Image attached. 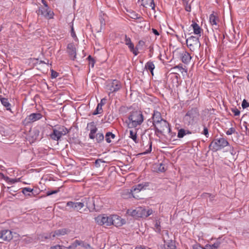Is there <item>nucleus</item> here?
I'll use <instances>...</instances> for the list:
<instances>
[{
  "label": "nucleus",
  "instance_id": "1",
  "mask_svg": "<svg viewBox=\"0 0 249 249\" xmlns=\"http://www.w3.org/2000/svg\"><path fill=\"white\" fill-rule=\"evenodd\" d=\"M199 116L198 109L194 107L189 108L183 118V121L187 125H192L197 122Z\"/></svg>",
  "mask_w": 249,
  "mask_h": 249
},
{
  "label": "nucleus",
  "instance_id": "2",
  "mask_svg": "<svg viewBox=\"0 0 249 249\" xmlns=\"http://www.w3.org/2000/svg\"><path fill=\"white\" fill-rule=\"evenodd\" d=\"M149 182H146L144 183H142L136 185L132 187V189L130 190V192L127 191V196L128 197H130L131 196H132L134 198L137 199H143L142 195L140 194L141 191L145 190L149 186Z\"/></svg>",
  "mask_w": 249,
  "mask_h": 249
},
{
  "label": "nucleus",
  "instance_id": "3",
  "mask_svg": "<svg viewBox=\"0 0 249 249\" xmlns=\"http://www.w3.org/2000/svg\"><path fill=\"white\" fill-rule=\"evenodd\" d=\"M129 127H135L140 125L143 121V117L141 111H132L128 116Z\"/></svg>",
  "mask_w": 249,
  "mask_h": 249
},
{
  "label": "nucleus",
  "instance_id": "4",
  "mask_svg": "<svg viewBox=\"0 0 249 249\" xmlns=\"http://www.w3.org/2000/svg\"><path fill=\"white\" fill-rule=\"evenodd\" d=\"M229 144L227 140L223 138L215 139L210 144L209 148L213 151L220 150Z\"/></svg>",
  "mask_w": 249,
  "mask_h": 249
},
{
  "label": "nucleus",
  "instance_id": "5",
  "mask_svg": "<svg viewBox=\"0 0 249 249\" xmlns=\"http://www.w3.org/2000/svg\"><path fill=\"white\" fill-rule=\"evenodd\" d=\"M43 5L39 7L37 15H41L48 19L53 18L54 13L49 7L47 2L45 0H41Z\"/></svg>",
  "mask_w": 249,
  "mask_h": 249
},
{
  "label": "nucleus",
  "instance_id": "6",
  "mask_svg": "<svg viewBox=\"0 0 249 249\" xmlns=\"http://www.w3.org/2000/svg\"><path fill=\"white\" fill-rule=\"evenodd\" d=\"M153 126L155 129V134L157 136V133L162 134L165 132L169 133L171 130L169 123L164 119Z\"/></svg>",
  "mask_w": 249,
  "mask_h": 249
},
{
  "label": "nucleus",
  "instance_id": "7",
  "mask_svg": "<svg viewBox=\"0 0 249 249\" xmlns=\"http://www.w3.org/2000/svg\"><path fill=\"white\" fill-rule=\"evenodd\" d=\"M186 44L191 51H194L200 46V43L198 37L191 36L186 39Z\"/></svg>",
  "mask_w": 249,
  "mask_h": 249
},
{
  "label": "nucleus",
  "instance_id": "8",
  "mask_svg": "<svg viewBox=\"0 0 249 249\" xmlns=\"http://www.w3.org/2000/svg\"><path fill=\"white\" fill-rule=\"evenodd\" d=\"M121 87V83L119 81L116 79L109 81L107 86V89L110 90L108 95L109 96L111 93L118 91Z\"/></svg>",
  "mask_w": 249,
  "mask_h": 249
},
{
  "label": "nucleus",
  "instance_id": "9",
  "mask_svg": "<svg viewBox=\"0 0 249 249\" xmlns=\"http://www.w3.org/2000/svg\"><path fill=\"white\" fill-rule=\"evenodd\" d=\"M67 207L69 208L67 210L71 211V209L76 211H79L82 208H83V203H81L80 202H73L68 201L66 204Z\"/></svg>",
  "mask_w": 249,
  "mask_h": 249
},
{
  "label": "nucleus",
  "instance_id": "10",
  "mask_svg": "<svg viewBox=\"0 0 249 249\" xmlns=\"http://www.w3.org/2000/svg\"><path fill=\"white\" fill-rule=\"evenodd\" d=\"M42 117V115L40 113H33L27 116L24 121L26 123H31L36 122Z\"/></svg>",
  "mask_w": 249,
  "mask_h": 249
},
{
  "label": "nucleus",
  "instance_id": "11",
  "mask_svg": "<svg viewBox=\"0 0 249 249\" xmlns=\"http://www.w3.org/2000/svg\"><path fill=\"white\" fill-rule=\"evenodd\" d=\"M67 49L70 57L71 60H74L76 56V50L74 44L73 43H69Z\"/></svg>",
  "mask_w": 249,
  "mask_h": 249
},
{
  "label": "nucleus",
  "instance_id": "12",
  "mask_svg": "<svg viewBox=\"0 0 249 249\" xmlns=\"http://www.w3.org/2000/svg\"><path fill=\"white\" fill-rule=\"evenodd\" d=\"M13 238L11 231L9 230H3L0 231V238L4 241H10Z\"/></svg>",
  "mask_w": 249,
  "mask_h": 249
},
{
  "label": "nucleus",
  "instance_id": "13",
  "mask_svg": "<svg viewBox=\"0 0 249 249\" xmlns=\"http://www.w3.org/2000/svg\"><path fill=\"white\" fill-rule=\"evenodd\" d=\"M89 127L90 128L89 138L92 140L94 139L95 134L96 133L97 131V128L96 126L95 123L94 122H91L89 123H88L87 125V128H88Z\"/></svg>",
  "mask_w": 249,
  "mask_h": 249
},
{
  "label": "nucleus",
  "instance_id": "14",
  "mask_svg": "<svg viewBox=\"0 0 249 249\" xmlns=\"http://www.w3.org/2000/svg\"><path fill=\"white\" fill-rule=\"evenodd\" d=\"M68 142L70 144H80L81 141L79 140L78 134L76 133L70 134L68 135Z\"/></svg>",
  "mask_w": 249,
  "mask_h": 249
},
{
  "label": "nucleus",
  "instance_id": "15",
  "mask_svg": "<svg viewBox=\"0 0 249 249\" xmlns=\"http://www.w3.org/2000/svg\"><path fill=\"white\" fill-rule=\"evenodd\" d=\"M80 202L83 203V207L86 206L88 209H90L92 208V205H94L93 198L84 197L81 199Z\"/></svg>",
  "mask_w": 249,
  "mask_h": 249
},
{
  "label": "nucleus",
  "instance_id": "16",
  "mask_svg": "<svg viewBox=\"0 0 249 249\" xmlns=\"http://www.w3.org/2000/svg\"><path fill=\"white\" fill-rule=\"evenodd\" d=\"M113 220L112 225L117 227L122 226L125 223L124 219H122L117 215H113Z\"/></svg>",
  "mask_w": 249,
  "mask_h": 249
},
{
  "label": "nucleus",
  "instance_id": "17",
  "mask_svg": "<svg viewBox=\"0 0 249 249\" xmlns=\"http://www.w3.org/2000/svg\"><path fill=\"white\" fill-rule=\"evenodd\" d=\"M139 209L140 217H147L151 215L153 213L152 209L146 210L142 207H139Z\"/></svg>",
  "mask_w": 249,
  "mask_h": 249
},
{
  "label": "nucleus",
  "instance_id": "18",
  "mask_svg": "<svg viewBox=\"0 0 249 249\" xmlns=\"http://www.w3.org/2000/svg\"><path fill=\"white\" fill-rule=\"evenodd\" d=\"M62 134L57 128H53V132L50 134V136L53 140L58 141L63 136Z\"/></svg>",
  "mask_w": 249,
  "mask_h": 249
},
{
  "label": "nucleus",
  "instance_id": "19",
  "mask_svg": "<svg viewBox=\"0 0 249 249\" xmlns=\"http://www.w3.org/2000/svg\"><path fill=\"white\" fill-rule=\"evenodd\" d=\"M153 125L161 121L163 119L161 118V114L158 111L154 110L152 116Z\"/></svg>",
  "mask_w": 249,
  "mask_h": 249
},
{
  "label": "nucleus",
  "instance_id": "20",
  "mask_svg": "<svg viewBox=\"0 0 249 249\" xmlns=\"http://www.w3.org/2000/svg\"><path fill=\"white\" fill-rule=\"evenodd\" d=\"M0 101L1 104L6 108L7 110L12 112L11 109V105L9 103L8 99L3 97L2 95H0Z\"/></svg>",
  "mask_w": 249,
  "mask_h": 249
},
{
  "label": "nucleus",
  "instance_id": "21",
  "mask_svg": "<svg viewBox=\"0 0 249 249\" xmlns=\"http://www.w3.org/2000/svg\"><path fill=\"white\" fill-rule=\"evenodd\" d=\"M222 239L221 238H218L213 244L207 245H206V247L207 248V249H217L220 247V245L222 244Z\"/></svg>",
  "mask_w": 249,
  "mask_h": 249
},
{
  "label": "nucleus",
  "instance_id": "22",
  "mask_svg": "<svg viewBox=\"0 0 249 249\" xmlns=\"http://www.w3.org/2000/svg\"><path fill=\"white\" fill-rule=\"evenodd\" d=\"M139 207L134 210L128 209L127 210L126 213L136 218H139Z\"/></svg>",
  "mask_w": 249,
  "mask_h": 249
},
{
  "label": "nucleus",
  "instance_id": "23",
  "mask_svg": "<svg viewBox=\"0 0 249 249\" xmlns=\"http://www.w3.org/2000/svg\"><path fill=\"white\" fill-rule=\"evenodd\" d=\"M191 26L193 27L194 33L196 35H199L200 36V34L202 31H203L202 29L200 27V26L195 21H193V23L191 25Z\"/></svg>",
  "mask_w": 249,
  "mask_h": 249
},
{
  "label": "nucleus",
  "instance_id": "24",
  "mask_svg": "<svg viewBox=\"0 0 249 249\" xmlns=\"http://www.w3.org/2000/svg\"><path fill=\"white\" fill-rule=\"evenodd\" d=\"M181 58L183 63L188 64L190 61L192 57L189 53L185 52L181 54Z\"/></svg>",
  "mask_w": 249,
  "mask_h": 249
},
{
  "label": "nucleus",
  "instance_id": "25",
  "mask_svg": "<svg viewBox=\"0 0 249 249\" xmlns=\"http://www.w3.org/2000/svg\"><path fill=\"white\" fill-rule=\"evenodd\" d=\"M142 5L144 7L147 8L149 6L153 10L155 9L154 0H142Z\"/></svg>",
  "mask_w": 249,
  "mask_h": 249
},
{
  "label": "nucleus",
  "instance_id": "26",
  "mask_svg": "<svg viewBox=\"0 0 249 249\" xmlns=\"http://www.w3.org/2000/svg\"><path fill=\"white\" fill-rule=\"evenodd\" d=\"M22 193L25 196H31L32 195H35V190L28 187L22 188Z\"/></svg>",
  "mask_w": 249,
  "mask_h": 249
},
{
  "label": "nucleus",
  "instance_id": "27",
  "mask_svg": "<svg viewBox=\"0 0 249 249\" xmlns=\"http://www.w3.org/2000/svg\"><path fill=\"white\" fill-rule=\"evenodd\" d=\"M95 220L98 224L100 225H105L106 220L107 221V216L100 215L95 217Z\"/></svg>",
  "mask_w": 249,
  "mask_h": 249
},
{
  "label": "nucleus",
  "instance_id": "28",
  "mask_svg": "<svg viewBox=\"0 0 249 249\" xmlns=\"http://www.w3.org/2000/svg\"><path fill=\"white\" fill-rule=\"evenodd\" d=\"M107 17L106 14L102 13V12H101V14L99 16V20L101 25L100 30H102L105 27L106 25V20Z\"/></svg>",
  "mask_w": 249,
  "mask_h": 249
},
{
  "label": "nucleus",
  "instance_id": "29",
  "mask_svg": "<svg viewBox=\"0 0 249 249\" xmlns=\"http://www.w3.org/2000/svg\"><path fill=\"white\" fill-rule=\"evenodd\" d=\"M209 20L212 25H217V22L219 20L218 16L214 14V12L210 15Z\"/></svg>",
  "mask_w": 249,
  "mask_h": 249
},
{
  "label": "nucleus",
  "instance_id": "30",
  "mask_svg": "<svg viewBox=\"0 0 249 249\" xmlns=\"http://www.w3.org/2000/svg\"><path fill=\"white\" fill-rule=\"evenodd\" d=\"M61 133H63L62 135H65L69 133L70 132L72 131V127H71L69 129H68L66 127L64 126H58L56 128Z\"/></svg>",
  "mask_w": 249,
  "mask_h": 249
},
{
  "label": "nucleus",
  "instance_id": "31",
  "mask_svg": "<svg viewBox=\"0 0 249 249\" xmlns=\"http://www.w3.org/2000/svg\"><path fill=\"white\" fill-rule=\"evenodd\" d=\"M68 230L66 229H62L56 230L53 233L52 237H54L55 236L64 235L67 233Z\"/></svg>",
  "mask_w": 249,
  "mask_h": 249
},
{
  "label": "nucleus",
  "instance_id": "32",
  "mask_svg": "<svg viewBox=\"0 0 249 249\" xmlns=\"http://www.w3.org/2000/svg\"><path fill=\"white\" fill-rule=\"evenodd\" d=\"M145 69L149 70L152 75H153V71L155 69V65L153 62L148 61L145 65Z\"/></svg>",
  "mask_w": 249,
  "mask_h": 249
},
{
  "label": "nucleus",
  "instance_id": "33",
  "mask_svg": "<svg viewBox=\"0 0 249 249\" xmlns=\"http://www.w3.org/2000/svg\"><path fill=\"white\" fill-rule=\"evenodd\" d=\"M165 249H176L175 241L172 240H169L164 245Z\"/></svg>",
  "mask_w": 249,
  "mask_h": 249
},
{
  "label": "nucleus",
  "instance_id": "34",
  "mask_svg": "<svg viewBox=\"0 0 249 249\" xmlns=\"http://www.w3.org/2000/svg\"><path fill=\"white\" fill-rule=\"evenodd\" d=\"M115 138V135L111 132H107L105 135V140L108 143L111 142V139H113Z\"/></svg>",
  "mask_w": 249,
  "mask_h": 249
},
{
  "label": "nucleus",
  "instance_id": "35",
  "mask_svg": "<svg viewBox=\"0 0 249 249\" xmlns=\"http://www.w3.org/2000/svg\"><path fill=\"white\" fill-rule=\"evenodd\" d=\"M104 138H105V136H104L102 133L98 132L96 135L95 134V139L97 143H101L103 142Z\"/></svg>",
  "mask_w": 249,
  "mask_h": 249
},
{
  "label": "nucleus",
  "instance_id": "36",
  "mask_svg": "<svg viewBox=\"0 0 249 249\" xmlns=\"http://www.w3.org/2000/svg\"><path fill=\"white\" fill-rule=\"evenodd\" d=\"M130 15H129V17L133 18V19H139V22H141L142 21H143L144 20L143 18L140 16V15L135 13L134 11H131L130 12Z\"/></svg>",
  "mask_w": 249,
  "mask_h": 249
},
{
  "label": "nucleus",
  "instance_id": "37",
  "mask_svg": "<svg viewBox=\"0 0 249 249\" xmlns=\"http://www.w3.org/2000/svg\"><path fill=\"white\" fill-rule=\"evenodd\" d=\"M124 38L125 45L128 46V47L129 48V49H133V47L134 46L133 43L131 42L130 38L127 37V36L126 35H125Z\"/></svg>",
  "mask_w": 249,
  "mask_h": 249
},
{
  "label": "nucleus",
  "instance_id": "38",
  "mask_svg": "<svg viewBox=\"0 0 249 249\" xmlns=\"http://www.w3.org/2000/svg\"><path fill=\"white\" fill-rule=\"evenodd\" d=\"M129 137L131 138L136 143H138L137 133L133 130H130Z\"/></svg>",
  "mask_w": 249,
  "mask_h": 249
},
{
  "label": "nucleus",
  "instance_id": "39",
  "mask_svg": "<svg viewBox=\"0 0 249 249\" xmlns=\"http://www.w3.org/2000/svg\"><path fill=\"white\" fill-rule=\"evenodd\" d=\"M186 134V131L183 128H181L178 131V138H182Z\"/></svg>",
  "mask_w": 249,
  "mask_h": 249
},
{
  "label": "nucleus",
  "instance_id": "40",
  "mask_svg": "<svg viewBox=\"0 0 249 249\" xmlns=\"http://www.w3.org/2000/svg\"><path fill=\"white\" fill-rule=\"evenodd\" d=\"M155 231H156L158 232V233H160L161 231V227H160V220H157L156 221L155 224Z\"/></svg>",
  "mask_w": 249,
  "mask_h": 249
},
{
  "label": "nucleus",
  "instance_id": "41",
  "mask_svg": "<svg viewBox=\"0 0 249 249\" xmlns=\"http://www.w3.org/2000/svg\"><path fill=\"white\" fill-rule=\"evenodd\" d=\"M102 112H103L102 107H101V106L97 105L96 108L93 111V112L92 113V114L93 115H96L98 114H101Z\"/></svg>",
  "mask_w": 249,
  "mask_h": 249
},
{
  "label": "nucleus",
  "instance_id": "42",
  "mask_svg": "<svg viewBox=\"0 0 249 249\" xmlns=\"http://www.w3.org/2000/svg\"><path fill=\"white\" fill-rule=\"evenodd\" d=\"M87 59L89 61V65L91 67V68H93L94 66V64L95 61L91 55H89L87 57Z\"/></svg>",
  "mask_w": 249,
  "mask_h": 249
},
{
  "label": "nucleus",
  "instance_id": "43",
  "mask_svg": "<svg viewBox=\"0 0 249 249\" xmlns=\"http://www.w3.org/2000/svg\"><path fill=\"white\" fill-rule=\"evenodd\" d=\"M158 171L160 172H164L166 169L165 168V165L162 163H160L157 165Z\"/></svg>",
  "mask_w": 249,
  "mask_h": 249
},
{
  "label": "nucleus",
  "instance_id": "44",
  "mask_svg": "<svg viewBox=\"0 0 249 249\" xmlns=\"http://www.w3.org/2000/svg\"><path fill=\"white\" fill-rule=\"evenodd\" d=\"M174 69H178L181 72V73H183V72L184 71L186 73H187V69H185L184 68H183V66H182V65L180 64H179L178 65V66H176L175 67H174L173 68Z\"/></svg>",
  "mask_w": 249,
  "mask_h": 249
},
{
  "label": "nucleus",
  "instance_id": "45",
  "mask_svg": "<svg viewBox=\"0 0 249 249\" xmlns=\"http://www.w3.org/2000/svg\"><path fill=\"white\" fill-rule=\"evenodd\" d=\"M113 221V215L112 216H107V221L106 220V223L105 225L107 226H110L112 225Z\"/></svg>",
  "mask_w": 249,
  "mask_h": 249
},
{
  "label": "nucleus",
  "instance_id": "46",
  "mask_svg": "<svg viewBox=\"0 0 249 249\" xmlns=\"http://www.w3.org/2000/svg\"><path fill=\"white\" fill-rule=\"evenodd\" d=\"M71 25H70V27H71V36L73 38H75L76 37V34L74 32V28H73V23H72L71 22Z\"/></svg>",
  "mask_w": 249,
  "mask_h": 249
},
{
  "label": "nucleus",
  "instance_id": "47",
  "mask_svg": "<svg viewBox=\"0 0 249 249\" xmlns=\"http://www.w3.org/2000/svg\"><path fill=\"white\" fill-rule=\"evenodd\" d=\"M130 52H131L135 56L137 55L139 53L138 50V45L136 46L135 48H134V46L133 47V49H129Z\"/></svg>",
  "mask_w": 249,
  "mask_h": 249
},
{
  "label": "nucleus",
  "instance_id": "48",
  "mask_svg": "<svg viewBox=\"0 0 249 249\" xmlns=\"http://www.w3.org/2000/svg\"><path fill=\"white\" fill-rule=\"evenodd\" d=\"M59 191V189H58L57 190H56L48 191L46 193V196H51L52 195L56 194Z\"/></svg>",
  "mask_w": 249,
  "mask_h": 249
},
{
  "label": "nucleus",
  "instance_id": "49",
  "mask_svg": "<svg viewBox=\"0 0 249 249\" xmlns=\"http://www.w3.org/2000/svg\"><path fill=\"white\" fill-rule=\"evenodd\" d=\"M105 161L100 159H97L95 161V165L96 167H98L100 166V163H104Z\"/></svg>",
  "mask_w": 249,
  "mask_h": 249
},
{
  "label": "nucleus",
  "instance_id": "50",
  "mask_svg": "<svg viewBox=\"0 0 249 249\" xmlns=\"http://www.w3.org/2000/svg\"><path fill=\"white\" fill-rule=\"evenodd\" d=\"M201 134L204 135L207 138L209 137L208 129L205 125H204L203 131L201 132Z\"/></svg>",
  "mask_w": 249,
  "mask_h": 249
},
{
  "label": "nucleus",
  "instance_id": "51",
  "mask_svg": "<svg viewBox=\"0 0 249 249\" xmlns=\"http://www.w3.org/2000/svg\"><path fill=\"white\" fill-rule=\"evenodd\" d=\"M82 244H83V241L78 240H75L74 242L72 243L75 249L78 246H81Z\"/></svg>",
  "mask_w": 249,
  "mask_h": 249
},
{
  "label": "nucleus",
  "instance_id": "52",
  "mask_svg": "<svg viewBox=\"0 0 249 249\" xmlns=\"http://www.w3.org/2000/svg\"><path fill=\"white\" fill-rule=\"evenodd\" d=\"M128 110V108L127 107H125V106H122L120 108L119 111L121 113H126Z\"/></svg>",
  "mask_w": 249,
  "mask_h": 249
},
{
  "label": "nucleus",
  "instance_id": "53",
  "mask_svg": "<svg viewBox=\"0 0 249 249\" xmlns=\"http://www.w3.org/2000/svg\"><path fill=\"white\" fill-rule=\"evenodd\" d=\"M235 132V129L233 127L230 128L228 131H226V133L227 135H231Z\"/></svg>",
  "mask_w": 249,
  "mask_h": 249
},
{
  "label": "nucleus",
  "instance_id": "54",
  "mask_svg": "<svg viewBox=\"0 0 249 249\" xmlns=\"http://www.w3.org/2000/svg\"><path fill=\"white\" fill-rule=\"evenodd\" d=\"M51 77H52V78H55L59 75V73L58 72H57L56 71H54L53 70H51Z\"/></svg>",
  "mask_w": 249,
  "mask_h": 249
},
{
  "label": "nucleus",
  "instance_id": "55",
  "mask_svg": "<svg viewBox=\"0 0 249 249\" xmlns=\"http://www.w3.org/2000/svg\"><path fill=\"white\" fill-rule=\"evenodd\" d=\"M81 246L85 249H93V248L91 247V246L87 243H85L83 241V244H82Z\"/></svg>",
  "mask_w": 249,
  "mask_h": 249
},
{
  "label": "nucleus",
  "instance_id": "56",
  "mask_svg": "<svg viewBox=\"0 0 249 249\" xmlns=\"http://www.w3.org/2000/svg\"><path fill=\"white\" fill-rule=\"evenodd\" d=\"M0 133L2 135H5V128L3 126V125L0 123Z\"/></svg>",
  "mask_w": 249,
  "mask_h": 249
},
{
  "label": "nucleus",
  "instance_id": "57",
  "mask_svg": "<svg viewBox=\"0 0 249 249\" xmlns=\"http://www.w3.org/2000/svg\"><path fill=\"white\" fill-rule=\"evenodd\" d=\"M231 111L234 113V115L235 116L239 115L240 113V111L236 108H232L231 109Z\"/></svg>",
  "mask_w": 249,
  "mask_h": 249
},
{
  "label": "nucleus",
  "instance_id": "58",
  "mask_svg": "<svg viewBox=\"0 0 249 249\" xmlns=\"http://www.w3.org/2000/svg\"><path fill=\"white\" fill-rule=\"evenodd\" d=\"M8 190L9 193L11 194L13 196H15V195L13 194V193H15L17 192L16 189H15L13 187H8L7 188Z\"/></svg>",
  "mask_w": 249,
  "mask_h": 249
},
{
  "label": "nucleus",
  "instance_id": "59",
  "mask_svg": "<svg viewBox=\"0 0 249 249\" xmlns=\"http://www.w3.org/2000/svg\"><path fill=\"white\" fill-rule=\"evenodd\" d=\"M249 106V103L247 102V101L245 99H244L242 103V107L243 108H245Z\"/></svg>",
  "mask_w": 249,
  "mask_h": 249
},
{
  "label": "nucleus",
  "instance_id": "60",
  "mask_svg": "<svg viewBox=\"0 0 249 249\" xmlns=\"http://www.w3.org/2000/svg\"><path fill=\"white\" fill-rule=\"evenodd\" d=\"M149 147L148 148V149L147 150H146L144 153L143 154H148V153H149L151 152L152 151V142L150 141L149 142Z\"/></svg>",
  "mask_w": 249,
  "mask_h": 249
},
{
  "label": "nucleus",
  "instance_id": "61",
  "mask_svg": "<svg viewBox=\"0 0 249 249\" xmlns=\"http://www.w3.org/2000/svg\"><path fill=\"white\" fill-rule=\"evenodd\" d=\"M193 249H207V247H203L199 244H197L193 246Z\"/></svg>",
  "mask_w": 249,
  "mask_h": 249
},
{
  "label": "nucleus",
  "instance_id": "62",
  "mask_svg": "<svg viewBox=\"0 0 249 249\" xmlns=\"http://www.w3.org/2000/svg\"><path fill=\"white\" fill-rule=\"evenodd\" d=\"M50 249H63V246L59 245H56L51 247Z\"/></svg>",
  "mask_w": 249,
  "mask_h": 249
},
{
  "label": "nucleus",
  "instance_id": "63",
  "mask_svg": "<svg viewBox=\"0 0 249 249\" xmlns=\"http://www.w3.org/2000/svg\"><path fill=\"white\" fill-rule=\"evenodd\" d=\"M63 249H75L74 246L72 244H71L70 246L68 247H65L63 246Z\"/></svg>",
  "mask_w": 249,
  "mask_h": 249
},
{
  "label": "nucleus",
  "instance_id": "64",
  "mask_svg": "<svg viewBox=\"0 0 249 249\" xmlns=\"http://www.w3.org/2000/svg\"><path fill=\"white\" fill-rule=\"evenodd\" d=\"M135 249H150V248L147 247L140 246L139 247H136L135 248Z\"/></svg>",
  "mask_w": 249,
  "mask_h": 249
}]
</instances>
